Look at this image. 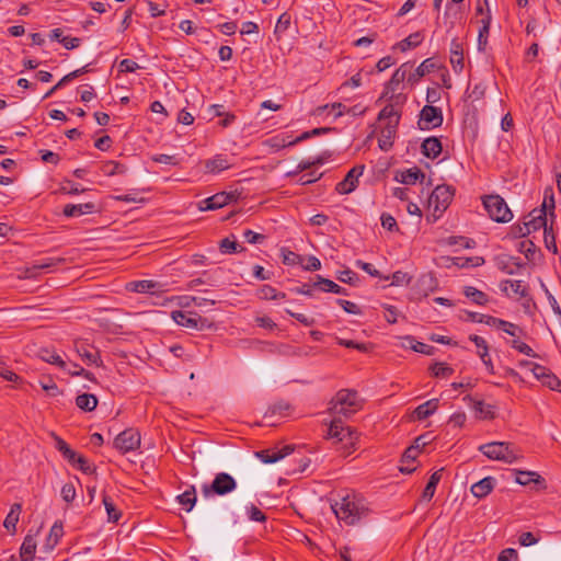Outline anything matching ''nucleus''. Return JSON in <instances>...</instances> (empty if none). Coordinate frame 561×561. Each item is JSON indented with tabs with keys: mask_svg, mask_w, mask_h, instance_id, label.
I'll return each instance as SVG.
<instances>
[{
	"mask_svg": "<svg viewBox=\"0 0 561 561\" xmlns=\"http://www.w3.org/2000/svg\"><path fill=\"white\" fill-rule=\"evenodd\" d=\"M331 507L336 518L346 525H355L369 513L366 500L354 492L339 495Z\"/></svg>",
	"mask_w": 561,
	"mask_h": 561,
	"instance_id": "nucleus-1",
	"label": "nucleus"
},
{
	"mask_svg": "<svg viewBox=\"0 0 561 561\" xmlns=\"http://www.w3.org/2000/svg\"><path fill=\"white\" fill-rule=\"evenodd\" d=\"M363 408V400L357 391L339 390L330 402V411L336 415L350 416Z\"/></svg>",
	"mask_w": 561,
	"mask_h": 561,
	"instance_id": "nucleus-2",
	"label": "nucleus"
},
{
	"mask_svg": "<svg viewBox=\"0 0 561 561\" xmlns=\"http://www.w3.org/2000/svg\"><path fill=\"white\" fill-rule=\"evenodd\" d=\"M328 437L334 439L336 444H342L343 456H348L355 450L358 440V434L350 426H345L340 419H334L329 428Z\"/></svg>",
	"mask_w": 561,
	"mask_h": 561,
	"instance_id": "nucleus-3",
	"label": "nucleus"
},
{
	"mask_svg": "<svg viewBox=\"0 0 561 561\" xmlns=\"http://www.w3.org/2000/svg\"><path fill=\"white\" fill-rule=\"evenodd\" d=\"M479 450L489 459L514 463L522 458L519 450L511 443L491 442L479 446Z\"/></svg>",
	"mask_w": 561,
	"mask_h": 561,
	"instance_id": "nucleus-4",
	"label": "nucleus"
},
{
	"mask_svg": "<svg viewBox=\"0 0 561 561\" xmlns=\"http://www.w3.org/2000/svg\"><path fill=\"white\" fill-rule=\"evenodd\" d=\"M483 206L490 218L496 222H508L513 214L506 202L500 195H488L483 198Z\"/></svg>",
	"mask_w": 561,
	"mask_h": 561,
	"instance_id": "nucleus-5",
	"label": "nucleus"
},
{
	"mask_svg": "<svg viewBox=\"0 0 561 561\" xmlns=\"http://www.w3.org/2000/svg\"><path fill=\"white\" fill-rule=\"evenodd\" d=\"M237 488V482L232 476L227 472H219L215 476V479L210 484L202 485V493L205 497H208L213 494L216 495H226Z\"/></svg>",
	"mask_w": 561,
	"mask_h": 561,
	"instance_id": "nucleus-6",
	"label": "nucleus"
},
{
	"mask_svg": "<svg viewBox=\"0 0 561 561\" xmlns=\"http://www.w3.org/2000/svg\"><path fill=\"white\" fill-rule=\"evenodd\" d=\"M388 100V104L379 112L378 121L386 123L399 124L401 118V106L404 104L407 96L402 93L398 95H388L386 98Z\"/></svg>",
	"mask_w": 561,
	"mask_h": 561,
	"instance_id": "nucleus-7",
	"label": "nucleus"
},
{
	"mask_svg": "<svg viewBox=\"0 0 561 561\" xmlns=\"http://www.w3.org/2000/svg\"><path fill=\"white\" fill-rule=\"evenodd\" d=\"M140 432L133 427L126 428L114 439V447L123 455L137 450L140 447Z\"/></svg>",
	"mask_w": 561,
	"mask_h": 561,
	"instance_id": "nucleus-8",
	"label": "nucleus"
},
{
	"mask_svg": "<svg viewBox=\"0 0 561 561\" xmlns=\"http://www.w3.org/2000/svg\"><path fill=\"white\" fill-rule=\"evenodd\" d=\"M454 197V191L448 185H437L428 198V207L433 208L434 215H440L447 209Z\"/></svg>",
	"mask_w": 561,
	"mask_h": 561,
	"instance_id": "nucleus-9",
	"label": "nucleus"
},
{
	"mask_svg": "<svg viewBox=\"0 0 561 561\" xmlns=\"http://www.w3.org/2000/svg\"><path fill=\"white\" fill-rule=\"evenodd\" d=\"M443 124V112L439 107L425 105L420 112L417 125L422 130H430Z\"/></svg>",
	"mask_w": 561,
	"mask_h": 561,
	"instance_id": "nucleus-10",
	"label": "nucleus"
},
{
	"mask_svg": "<svg viewBox=\"0 0 561 561\" xmlns=\"http://www.w3.org/2000/svg\"><path fill=\"white\" fill-rule=\"evenodd\" d=\"M412 64L411 62H404L402 64L396 71L392 73L390 80L385 84L381 98H388V95H398L399 93H396L400 87L401 83L404 82V80L408 77V75L411 72Z\"/></svg>",
	"mask_w": 561,
	"mask_h": 561,
	"instance_id": "nucleus-11",
	"label": "nucleus"
},
{
	"mask_svg": "<svg viewBox=\"0 0 561 561\" xmlns=\"http://www.w3.org/2000/svg\"><path fill=\"white\" fill-rule=\"evenodd\" d=\"M171 318L176 324L194 330H203L207 323V319L202 318L196 313L193 314L192 312H185L182 310L172 311Z\"/></svg>",
	"mask_w": 561,
	"mask_h": 561,
	"instance_id": "nucleus-12",
	"label": "nucleus"
},
{
	"mask_svg": "<svg viewBox=\"0 0 561 561\" xmlns=\"http://www.w3.org/2000/svg\"><path fill=\"white\" fill-rule=\"evenodd\" d=\"M364 165H355L345 175V178L339 182L335 186V191L339 194H350L357 187L358 179L363 175Z\"/></svg>",
	"mask_w": 561,
	"mask_h": 561,
	"instance_id": "nucleus-13",
	"label": "nucleus"
},
{
	"mask_svg": "<svg viewBox=\"0 0 561 561\" xmlns=\"http://www.w3.org/2000/svg\"><path fill=\"white\" fill-rule=\"evenodd\" d=\"M308 139L307 134H301L300 136L293 138L287 133H282L268 138L265 144L274 151H279L286 147L295 146L304 140Z\"/></svg>",
	"mask_w": 561,
	"mask_h": 561,
	"instance_id": "nucleus-14",
	"label": "nucleus"
},
{
	"mask_svg": "<svg viewBox=\"0 0 561 561\" xmlns=\"http://www.w3.org/2000/svg\"><path fill=\"white\" fill-rule=\"evenodd\" d=\"M65 263L61 257H47L36 261L32 266L26 267V277H36L41 272H54L60 264Z\"/></svg>",
	"mask_w": 561,
	"mask_h": 561,
	"instance_id": "nucleus-15",
	"label": "nucleus"
},
{
	"mask_svg": "<svg viewBox=\"0 0 561 561\" xmlns=\"http://www.w3.org/2000/svg\"><path fill=\"white\" fill-rule=\"evenodd\" d=\"M236 199V194L232 192H219L208 198H205L201 202L199 208L202 210H214L219 209L232 201Z\"/></svg>",
	"mask_w": 561,
	"mask_h": 561,
	"instance_id": "nucleus-16",
	"label": "nucleus"
},
{
	"mask_svg": "<svg viewBox=\"0 0 561 561\" xmlns=\"http://www.w3.org/2000/svg\"><path fill=\"white\" fill-rule=\"evenodd\" d=\"M293 450L294 447L291 445H285L282 448L274 447L256 451L255 456L264 463H274L291 454Z\"/></svg>",
	"mask_w": 561,
	"mask_h": 561,
	"instance_id": "nucleus-17",
	"label": "nucleus"
},
{
	"mask_svg": "<svg viewBox=\"0 0 561 561\" xmlns=\"http://www.w3.org/2000/svg\"><path fill=\"white\" fill-rule=\"evenodd\" d=\"M398 126L399 124L391 123H385V125L380 129V135L378 138V146L381 150L388 151L392 148L394 138L398 133Z\"/></svg>",
	"mask_w": 561,
	"mask_h": 561,
	"instance_id": "nucleus-18",
	"label": "nucleus"
},
{
	"mask_svg": "<svg viewBox=\"0 0 561 561\" xmlns=\"http://www.w3.org/2000/svg\"><path fill=\"white\" fill-rule=\"evenodd\" d=\"M469 340L478 348V355L481 358L482 363L484 364L486 370L490 374H493L494 373V366H493L492 359H491V357L489 355V346H488L486 341L482 336H479L477 334H471L469 336Z\"/></svg>",
	"mask_w": 561,
	"mask_h": 561,
	"instance_id": "nucleus-19",
	"label": "nucleus"
},
{
	"mask_svg": "<svg viewBox=\"0 0 561 561\" xmlns=\"http://www.w3.org/2000/svg\"><path fill=\"white\" fill-rule=\"evenodd\" d=\"M450 65L455 72L459 73L463 69V45L459 38H453L450 42Z\"/></svg>",
	"mask_w": 561,
	"mask_h": 561,
	"instance_id": "nucleus-20",
	"label": "nucleus"
},
{
	"mask_svg": "<svg viewBox=\"0 0 561 561\" xmlns=\"http://www.w3.org/2000/svg\"><path fill=\"white\" fill-rule=\"evenodd\" d=\"M438 287V282L433 274L422 275L415 285V294L420 297H427Z\"/></svg>",
	"mask_w": 561,
	"mask_h": 561,
	"instance_id": "nucleus-21",
	"label": "nucleus"
},
{
	"mask_svg": "<svg viewBox=\"0 0 561 561\" xmlns=\"http://www.w3.org/2000/svg\"><path fill=\"white\" fill-rule=\"evenodd\" d=\"M231 167L230 161L225 154H216L215 157L204 161L205 172L209 174H218Z\"/></svg>",
	"mask_w": 561,
	"mask_h": 561,
	"instance_id": "nucleus-22",
	"label": "nucleus"
},
{
	"mask_svg": "<svg viewBox=\"0 0 561 561\" xmlns=\"http://www.w3.org/2000/svg\"><path fill=\"white\" fill-rule=\"evenodd\" d=\"M547 221H548V218L546 216L545 209H537V208L531 210L525 220L527 227L530 230V233L534 231H537L541 228H543V231H545L546 228H548Z\"/></svg>",
	"mask_w": 561,
	"mask_h": 561,
	"instance_id": "nucleus-23",
	"label": "nucleus"
},
{
	"mask_svg": "<svg viewBox=\"0 0 561 561\" xmlns=\"http://www.w3.org/2000/svg\"><path fill=\"white\" fill-rule=\"evenodd\" d=\"M75 350L88 365H99L100 355L92 345L84 342H76Z\"/></svg>",
	"mask_w": 561,
	"mask_h": 561,
	"instance_id": "nucleus-24",
	"label": "nucleus"
},
{
	"mask_svg": "<svg viewBox=\"0 0 561 561\" xmlns=\"http://www.w3.org/2000/svg\"><path fill=\"white\" fill-rule=\"evenodd\" d=\"M96 205L92 202L83 203V204H67L64 207L62 214L66 217H80L82 215L93 214L95 211Z\"/></svg>",
	"mask_w": 561,
	"mask_h": 561,
	"instance_id": "nucleus-25",
	"label": "nucleus"
},
{
	"mask_svg": "<svg viewBox=\"0 0 561 561\" xmlns=\"http://www.w3.org/2000/svg\"><path fill=\"white\" fill-rule=\"evenodd\" d=\"M465 320L470 322L485 323L489 327L497 328V325L507 327L504 320L488 314H482L473 311H463Z\"/></svg>",
	"mask_w": 561,
	"mask_h": 561,
	"instance_id": "nucleus-26",
	"label": "nucleus"
},
{
	"mask_svg": "<svg viewBox=\"0 0 561 561\" xmlns=\"http://www.w3.org/2000/svg\"><path fill=\"white\" fill-rule=\"evenodd\" d=\"M495 484V478L485 477L471 485V493L478 499H483L493 491Z\"/></svg>",
	"mask_w": 561,
	"mask_h": 561,
	"instance_id": "nucleus-27",
	"label": "nucleus"
},
{
	"mask_svg": "<svg viewBox=\"0 0 561 561\" xmlns=\"http://www.w3.org/2000/svg\"><path fill=\"white\" fill-rule=\"evenodd\" d=\"M163 287H164L163 284H161L159 282L150 280V279H144V280H137V282L130 283V289L133 291L141 293V294L162 293Z\"/></svg>",
	"mask_w": 561,
	"mask_h": 561,
	"instance_id": "nucleus-28",
	"label": "nucleus"
},
{
	"mask_svg": "<svg viewBox=\"0 0 561 561\" xmlns=\"http://www.w3.org/2000/svg\"><path fill=\"white\" fill-rule=\"evenodd\" d=\"M442 150L443 146L439 138L434 136L425 138L421 145L422 153L430 159H436Z\"/></svg>",
	"mask_w": 561,
	"mask_h": 561,
	"instance_id": "nucleus-29",
	"label": "nucleus"
},
{
	"mask_svg": "<svg viewBox=\"0 0 561 561\" xmlns=\"http://www.w3.org/2000/svg\"><path fill=\"white\" fill-rule=\"evenodd\" d=\"M501 289L507 296H517V297H526L527 296V287L524 285L522 280H512L506 279L501 283Z\"/></svg>",
	"mask_w": 561,
	"mask_h": 561,
	"instance_id": "nucleus-30",
	"label": "nucleus"
},
{
	"mask_svg": "<svg viewBox=\"0 0 561 561\" xmlns=\"http://www.w3.org/2000/svg\"><path fill=\"white\" fill-rule=\"evenodd\" d=\"M436 68V64L433 58H426L423 60L420 66L414 70V72L409 73L408 81L415 83L424 76L428 75Z\"/></svg>",
	"mask_w": 561,
	"mask_h": 561,
	"instance_id": "nucleus-31",
	"label": "nucleus"
},
{
	"mask_svg": "<svg viewBox=\"0 0 561 561\" xmlns=\"http://www.w3.org/2000/svg\"><path fill=\"white\" fill-rule=\"evenodd\" d=\"M64 536V526L61 522H55L46 538L44 548L46 551H53Z\"/></svg>",
	"mask_w": 561,
	"mask_h": 561,
	"instance_id": "nucleus-32",
	"label": "nucleus"
},
{
	"mask_svg": "<svg viewBox=\"0 0 561 561\" xmlns=\"http://www.w3.org/2000/svg\"><path fill=\"white\" fill-rule=\"evenodd\" d=\"M463 401H468L472 403V408L477 414L482 416L483 419H493L494 417V405L488 404L482 400H473L470 396H466Z\"/></svg>",
	"mask_w": 561,
	"mask_h": 561,
	"instance_id": "nucleus-33",
	"label": "nucleus"
},
{
	"mask_svg": "<svg viewBox=\"0 0 561 561\" xmlns=\"http://www.w3.org/2000/svg\"><path fill=\"white\" fill-rule=\"evenodd\" d=\"M313 286L316 288H319L320 290L324 293H333L337 295H346V289L342 286L337 285L331 279L323 278L320 275L317 276V282L313 283Z\"/></svg>",
	"mask_w": 561,
	"mask_h": 561,
	"instance_id": "nucleus-34",
	"label": "nucleus"
},
{
	"mask_svg": "<svg viewBox=\"0 0 561 561\" xmlns=\"http://www.w3.org/2000/svg\"><path fill=\"white\" fill-rule=\"evenodd\" d=\"M21 511H22V505L20 503H14L11 506L10 512L8 513V515L3 522L4 528L8 531H10L11 534H15V531H16V524L19 522Z\"/></svg>",
	"mask_w": 561,
	"mask_h": 561,
	"instance_id": "nucleus-35",
	"label": "nucleus"
},
{
	"mask_svg": "<svg viewBox=\"0 0 561 561\" xmlns=\"http://www.w3.org/2000/svg\"><path fill=\"white\" fill-rule=\"evenodd\" d=\"M36 551V540L32 535L25 536L21 549L20 558L21 561H33Z\"/></svg>",
	"mask_w": 561,
	"mask_h": 561,
	"instance_id": "nucleus-36",
	"label": "nucleus"
},
{
	"mask_svg": "<svg viewBox=\"0 0 561 561\" xmlns=\"http://www.w3.org/2000/svg\"><path fill=\"white\" fill-rule=\"evenodd\" d=\"M443 471H444L443 468L438 469L435 472H433L432 476L430 477V480H428V482H427V484L424 488L423 493H422V499L424 501L430 502L433 499V496L435 494V491H436V486H437V484L439 483V481L442 479Z\"/></svg>",
	"mask_w": 561,
	"mask_h": 561,
	"instance_id": "nucleus-37",
	"label": "nucleus"
},
{
	"mask_svg": "<svg viewBox=\"0 0 561 561\" xmlns=\"http://www.w3.org/2000/svg\"><path fill=\"white\" fill-rule=\"evenodd\" d=\"M437 409H438V399H431V400L420 404L414 410V416L417 420L422 421V420L427 419L432 414H434Z\"/></svg>",
	"mask_w": 561,
	"mask_h": 561,
	"instance_id": "nucleus-38",
	"label": "nucleus"
},
{
	"mask_svg": "<svg viewBox=\"0 0 561 561\" xmlns=\"http://www.w3.org/2000/svg\"><path fill=\"white\" fill-rule=\"evenodd\" d=\"M38 356L46 363L58 366L60 369L68 370V364L54 351L41 348Z\"/></svg>",
	"mask_w": 561,
	"mask_h": 561,
	"instance_id": "nucleus-39",
	"label": "nucleus"
},
{
	"mask_svg": "<svg viewBox=\"0 0 561 561\" xmlns=\"http://www.w3.org/2000/svg\"><path fill=\"white\" fill-rule=\"evenodd\" d=\"M425 174L416 167L404 170L400 173V182L407 185H413L417 181H424Z\"/></svg>",
	"mask_w": 561,
	"mask_h": 561,
	"instance_id": "nucleus-40",
	"label": "nucleus"
},
{
	"mask_svg": "<svg viewBox=\"0 0 561 561\" xmlns=\"http://www.w3.org/2000/svg\"><path fill=\"white\" fill-rule=\"evenodd\" d=\"M423 41V35L420 32H415L410 34L404 39L398 42L393 49H400L401 51H407L411 48L417 47Z\"/></svg>",
	"mask_w": 561,
	"mask_h": 561,
	"instance_id": "nucleus-41",
	"label": "nucleus"
},
{
	"mask_svg": "<svg viewBox=\"0 0 561 561\" xmlns=\"http://www.w3.org/2000/svg\"><path fill=\"white\" fill-rule=\"evenodd\" d=\"M463 295L479 306H484L489 302L488 295L473 286H466L463 288Z\"/></svg>",
	"mask_w": 561,
	"mask_h": 561,
	"instance_id": "nucleus-42",
	"label": "nucleus"
},
{
	"mask_svg": "<svg viewBox=\"0 0 561 561\" xmlns=\"http://www.w3.org/2000/svg\"><path fill=\"white\" fill-rule=\"evenodd\" d=\"M76 405L83 411L91 412L98 405V399L94 394L82 393L76 398Z\"/></svg>",
	"mask_w": 561,
	"mask_h": 561,
	"instance_id": "nucleus-43",
	"label": "nucleus"
},
{
	"mask_svg": "<svg viewBox=\"0 0 561 561\" xmlns=\"http://www.w3.org/2000/svg\"><path fill=\"white\" fill-rule=\"evenodd\" d=\"M55 447L66 460L75 465L77 453L62 438L55 436Z\"/></svg>",
	"mask_w": 561,
	"mask_h": 561,
	"instance_id": "nucleus-44",
	"label": "nucleus"
},
{
	"mask_svg": "<svg viewBox=\"0 0 561 561\" xmlns=\"http://www.w3.org/2000/svg\"><path fill=\"white\" fill-rule=\"evenodd\" d=\"M176 499L183 508H185L187 512H191L197 501L195 488L191 486L188 490L178 495Z\"/></svg>",
	"mask_w": 561,
	"mask_h": 561,
	"instance_id": "nucleus-45",
	"label": "nucleus"
},
{
	"mask_svg": "<svg viewBox=\"0 0 561 561\" xmlns=\"http://www.w3.org/2000/svg\"><path fill=\"white\" fill-rule=\"evenodd\" d=\"M515 480L522 485H528L530 482H535L537 484H542L545 482L539 474L533 471H518Z\"/></svg>",
	"mask_w": 561,
	"mask_h": 561,
	"instance_id": "nucleus-46",
	"label": "nucleus"
},
{
	"mask_svg": "<svg viewBox=\"0 0 561 561\" xmlns=\"http://www.w3.org/2000/svg\"><path fill=\"white\" fill-rule=\"evenodd\" d=\"M403 340L408 343V344H404L405 347H409L417 353L430 355V354H432V351L434 350L433 346L427 345L422 342H419L413 336H410V335L405 336Z\"/></svg>",
	"mask_w": 561,
	"mask_h": 561,
	"instance_id": "nucleus-47",
	"label": "nucleus"
},
{
	"mask_svg": "<svg viewBox=\"0 0 561 561\" xmlns=\"http://www.w3.org/2000/svg\"><path fill=\"white\" fill-rule=\"evenodd\" d=\"M259 298L266 299V300H277V299H284L286 297L285 293L277 291L273 286L271 285H263L259 293Z\"/></svg>",
	"mask_w": 561,
	"mask_h": 561,
	"instance_id": "nucleus-48",
	"label": "nucleus"
},
{
	"mask_svg": "<svg viewBox=\"0 0 561 561\" xmlns=\"http://www.w3.org/2000/svg\"><path fill=\"white\" fill-rule=\"evenodd\" d=\"M327 111L329 113H332L334 118H337V117L343 116L345 113H347V107L344 104L337 102V103H333V104H325V105L319 106L317 108V112L319 114H322Z\"/></svg>",
	"mask_w": 561,
	"mask_h": 561,
	"instance_id": "nucleus-49",
	"label": "nucleus"
},
{
	"mask_svg": "<svg viewBox=\"0 0 561 561\" xmlns=\"http://www.w3.org/2000/svg\"><path fill=\"white\" fill-rule=\"evenodd\" d=\"M453 264L458 267H468V266H481L484 264V259L481 256L474 257H453L450 259Z\"/></svg>",
	"mask_w": 561,
	"mask_h": 561,
	"instance_id": "nucleus-50",
	"label": "nucleus"
},
{
	"mask_svg": "<svg viewBox=\"0 0 561 561\" xmlns=\"http://www.w3.org/2000/svg\"><path fill=\"white\" fill-rule=\"evenodd\" d=\"M103 504L105 506L107 518L110 522L116 523L121 518V512L114 505L112 499L107 495L103 496Z\"/></svg>",
	"mask_w": 561,
	"mask_h": 561,
	"instance_id": "nucleus-51",
	"label": "nucleus"
},
{
	"mask_svg": "<svg viewBox=\"0 0 561 561\" xmlns=\"http://www.w3.org/2000/svg\"><path fill=\"white\" fill-rule=\"evenodd\" d=\"M125 167L117 161H106L102 165V172L107 176L122 174L125 172Z\"/></svg>",
	"mask_w": 561,
	"mask_h": 561,
	"instance_id": "nucleus-52",
	"label": "nucleus"
},
{
	"mask_svg": "<svg viewBox=\"0 0 561 561\" xmlns=\"http://www.w3.org/2000/svg\"><path fill=\"white\" fill-rule=\"evenodd\" d=\"M430 369L433 376L437 378H447L454 373V369L445 363H435Z\"/></svg>",
	"mask_w": 561,
	"mask_h": 561,
	"instance_id": "nucleus-53",
	"label": "nucleus"
},
{
	"mask_svg": "<svg viewBox=\"0 0 561 561\" xmlns=\"http://www.w3.org/2000/svg\"><path fill=\"white\" fill-rule=\"evenodd\" d=\"M290 409L289 403L279 401L271 405L265 414V417L273 416V415H280L286 416L288 414V411Z\"/></svg>",
	"mask_w": 561,
	"mask_h": 561,
	"instance_id": "nucleus-54",
	"label": "nucleus"
},
{
	"mask_svg": "<svg viewBox=\"0 0 561 561\" xmlns=\"http://www.w3.org/2000/svg\"><path fill=\"white\" fill-rule=\"evenodd\" d=\"M282 257L285 265H298L302 263V256L287 248L282 249Z\"/></svg>",
	"mask_w": 561,
	"mask_h": 561,
	"instance_id": "nucleus-55",
	"label": "nucleus"
},
{
	"mask_svg": "<svg viewBox=\"0 0 561 561\" xmlns=\"http://www.w3.org/2000/svg\"><path fill=\"white\" fill-rule=\"evenodd\" d=\"M59 191L64 194L77 195V194L85 192L87 188L81 187L78 183H75L70 180H66L62 183V185L60 186Z\"/></svg>",
	"mask_w": 561,
	"mask_h": 561,
	"instance_id": "nucleus-56",
	"label": "nucleus"
},
{
	"mask_svg": "<svg viewBox=\"0 0 561 561\" xmlns=\"http://www.w3.org/2000/svg\"><path fill=\"white\" fill-rule=\"evenodd\" d=\"M540 381L542 382V385L547 386L551 390L561 392V380L550 370H548V373Z\"/></svg>",
	"mask_w": 561,
	"mask_h": 561,
	"instance_id": "nucleus-57",
	"label": "nucleus"
},
{
	"mask_svg": "<svg viewBox=\"0 0 561 561\" xmlns=\"http://www.w3.org/2000/svg\"><path fill=\"white\" fill-rule=\"evenodd\" d=\"M510 345L518 351L519 353L529 356V357H536L537 354L534 352V350L526 343L519 341V340H513L510 342Z\"/></svg>",
	"mask_w": 561,
	"mask_h": 561,
	"instance_id": "nucleus-58",
	"label": "nucleus"
},
{
	"mask_svg": "<svg viewBox=\"0 0 561 561\" xmlns=\"http://www.w3.org/2000/svg\"><path fill=\"white\" fill-rule=\"evenodd\" d=\"M545 233V244H546V248L551 251L552 253H557V243H556V237H554V233H553V230H552V226L546 228V230L543 231Z\"/></svg>",
	"mask_w": 561,
	"mask_h": 561,
	"instance_id": "nucleus-59",
	"label": "nucleus"
},
{
	"mask_svg": "<svg viewBox=\"0 0 561 561\" xmlns=\"http://www.w3.org/2000/svg\"><path fill=\"white\" fill-rule=\"evenodd\" d=\"M539 209H545L546 216L549 214L551 217H554V198L552 193L546 191L542 205Z\"/></svg>",
	"mask_w": 561,
	"mask_h": 561,
	"instance_id": "nucleus-60",
	"label": "nucleus"
},
{
	"mask_svg": "<svg viewBox=\"0 0 561 561\" xmlns=\"http://www.w3.org/2000/svg\"><path fill=\"white\" fill-rule=\"evenodd\" d=\"M380 220H381L382 228L387 229L388 231H398L399 230L397 220L390 214L383 213L380 217Z\"/></svg>",
	"mask_w": 561,
	"mask_h": 561,
	"instance_id": "nucleus-61",
	"label": "nucleus"
},
{
	"mask_svg": "<svg viewBox=\"0 0 561 561\" xmlns=\"http://www.w3.org/2000/svg\"><path fill=\"white\" fill-rule=\"evenodd\" d=\"M244 240L250 244L261 243L265 240V236L257 233L251 229H245L242 233Z\"/></svg>",
	"mask_w": 561,
	"mask_h": 561,
	"instance_id": "nucleus-62",
	"label": "nucleus"
},
{
	"mask_svg": "<svg viewBox=\"0 0 561 561\" xmlns=\"http://www.w3.org/2000/svg\"><path fill=\"white\" fill-rule=\"evenodd\" d=\"M419 454L420 449L417 448V446L411 445L404 450L401 458V463H409L411 461H414L419 457Z\"/></svg>",
	"mask_w": 561,
	"mask_h": 561,
	"instance_id": "nucleus-63",
	"label": "nucleus"
},
{
	"mask_svg": "<svg viewBox=\"0 0 561 561\" xmlns=\"http://www.w3.org/2000/svg\"><path fill=\"white\" fill-rule=\"evenodd\" d=\"M496 561H519L518 552L513 548L502 550Z\"/></svg>",
	"mask_w": 561,
	"mask_h": 561,
	"instance_id": "nucleus-64",
	"label": "nucleus"
}]
</instances>
